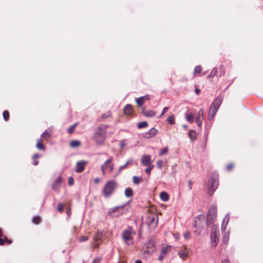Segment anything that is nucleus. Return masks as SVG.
<instances>
[{
	"label": "nucleus",
	"instance_id": "obj_13",
	"mask_svg": "<svg viewBox=\"0 0 263 263\" xmlns=\"http://www.w3.org/2000/svg\"><path fill=\"white\" fill-rule=\"evenodd\" d=\"M86 164L87 162L84 160L78 161L76 163V172L77 173H81L83 172Z\"/></svg>",
	"mask_w": 263,
	"mask_h": 263
},
{
	"label": "nucleus",
	"instance_id": "obj_53",
	"mask_svg": "<svg viewBox=\"0 0 263 263\" xmlns=\"http://www.w3.org/2000/svg\"><path fill=\"white\" fill-rule=\"evenodd\" d=\"M233 167V164H229L227 167V170L230 171L231 170Z\"/></svg>",
	"mask_w": 263,
	"mask_h": 263
},
{
	"label": "nucleus",
	"instance_id": "obj_29",
	"mask_svg": "<svg viewBox=\"0 0 263 263\" xmlns=\"http://www.w3.org/2000/svg\"><path fill=\"white\" fill-rule=\"evenodd\" d=\"M133 190L130 187H127L125 190V195L127 197H130L133 196Z\"/></svg>",
	"mask_w": 263,
	"mask_h": 263
},
{
	"label": "nucleus",
	"instance_id": "obj_23",
	"mask_svg": "<svg viewBox=\"0 0 263 263\" xmlns=\"http://www.w3.org/2000/svg\"><path fill=\"white\" fill-rule=\"evenodd\" d=\"M133 112V107L130 104H126L124 107V112L127 115H130Z\"/></svg>",
	"mask_w": 263,
	"mask_h": 263
},
{
	"label": "nucleus",
	"instance_id": "obj_3",
	"mask_svg": "<svg viewBox=\"0 0 263 263\" xmlns=\"http://www.w3.org/2000/svg\"><path fill=\"white\" fill-rule=\"evenodd\" d=\"M117 186V184L116 181L114 180L108 181L102 190V194L106 198L110 197L113 194Z\"/></svg>",
	"mask_w": 263,
	"mask_h": 263
},
{
	"label": "nucleus",
	"instance_id": "obj_28",
	"mask_svg": "<svg viewBox=\"0 0 263 263\" xmlns=\"http://www.w3.org/2000/svg\"><path fill=\"white\" fill-rule=\"evenodd\" d=\"M186 120L189 123H193L194 121V116L192 114H186L185 115Z\"/></svg>",
	"mask_w": 263,
	"mask_h": 263
},
{
	"label": "nucleus",
	"instance_id": "obj_45",
	"mask_svg": "<svg viewBox=\"0 0 263 263\" xmlns=\"http://www.w3.org/2000/svg\"><path fill=\"white\" fill-rule=\"evenodd\" d=\"M5 242H7L9 244L11 243V241L9 240H8V239L4 240V239L0 238V245H3Z\"/></svg>",
	"mask_w": 263,
	"mask_h": 263
},
{
	"label": "nucleus",
	"instance_id": "obj_8",
	"mask_svg": "<svg viewBox=\"0 0 263 263\" xmlns=\"http://www.w3.org/2000/svg\"><path fill=\"white\" fill-rule=\"evenodd\" d=\"M217 215V207L215 205L212 204L209 208L207 218L206 224L210 225L213 224V220L215 219Z\"/></svg>",
	"mask_w": 263,
	"mask_h": 263
},
{
	"label": "nucleus",
	"instance_id": "obj_32",
	"mask_svg": "<svg viewBox=\"0 0 263 263\" xmlns=\"http://www.w3.org/2000/svg\"><path fill=\"white\" fill-rule=\"evenodd\" d=\"M167 122L170 124H174L175 123L174 116L172 115L170 116L167 119Z\"/></svg>",
	"mask_w": 263,
	"mask_h": 263
},
{
	"label": "nucleus",
	"instance_id": "obj_47",
	"mask_svg": "<svg viewBox=\"0 0 263 263\" xmlns=\"http://www.w3.org/2000/svg\"><path fill=\"white\" fill-rule=\"evenodd\" d=\"M118 209H119V206H115L114 208H112L109 209V212L110 213H112L115 212Z\"/></svg>",
	"mask_w": 263,
	"mask_h": 263
},
{
	"label": "nucleus",
	"instance_id": "obj_36",
	"mask_svg": "<svg viewBox=\"0 0 263 263\" xmlns=\"http://www.w3.org/2000/svg\"><path fill=\"white\" fill-rule=\"evenodd\" d=\"M77 124H78V123H76L73 124V125L70 126L69 127V128H68V130H67L69 134L72 133L73 132L75 127L77 126Z\"/></svg>",
	"mask_w": 263,
	"mask_h": 263
},
{
	"label": "nucleus",
	"instance_id": "obj_40",
	"mask_svg": "<svg viewBox=\"0 0 263 263\" xmlns=\"http://www.w3.org/2000/svg\"><path fill=\"white\" fill-rule=\"evenodd\" d=\"M217 71V69L216 68H214V69H213L212 70V71H211L210 73L209 74L208 77L212 78V77H214L216 75Z\"/></svg>",
	"mask_w": 263,
	"mask_h": 263
},
{
	"label": "nucleus",
	"instance_id": "obj_54",
	"mask_svg": "<svg viewBox=\"0 0 263 263\" xmlns=\"http://www.w3.org/2000/svg\"><path fill=\"white\" fill-rule=\"evenodd\" d=\"M221 263H230V262L229 259H225L224 260H222Z\"/></svg>",
	"mask_w": 263,
	"mask_h": 263
},
{
	"label": "nucleus",
	"instance_id": "obj_62",
	"mask_svg": "<svg viewBox=\"0 0 263 263\" xmlns=\"http://www.w3.org/2000/svg\"><path fill=\"white\" fill-rule=\"evenodd\" d=\"M183 127L184 128H187V125H183Z\"/></svg>",
	"mask_w": 263,
	"mask_h": 263
},
{
	"label": "nucleus",
	"instance_id": "obj_52",
	"mask_svg": "<svg viewBox=\"0 0 263 263\" xmlns=\"http://www.w3.org/2000/svg\"><path fill=\"white\" fill-rule=\"evenodd\" d=\"M125 145H126V143H125V141H123V140H121V141L120 142V146L121 147H124Z\"/></svg>",
	"mask_w": 263,
	"mask_h": 263
},
{
	"label": "nucleus",
	"instance_id": "obj_60",
	"mask_svg": "<svg viewBox=\"0 0 263 263\" xmlns=\"http://www.w3.org/2000/svg\"><path fill=\"white\" fill-rule=\"evenodd\" d=\"M33 164L35 165H36L39 164V161H37V160H35L33 162Z\"/></svg>",
	"mask_w": 263,
	"mask_h": 263
},
{
	"label": "nucleus",
	"instance_id": "obj_11",
	"mask_svg": "<svg viewBox=\"0 0 263 263\" xmlns=\"http://www.w3.org/2000/svg\"><path fill=\"white\" fill-rule=\"evenodd\" d=\"M141 162L142 164L144 166L152 165V161L151 160V157L149 155H144L142 157Z\"/></svg>",
	"mask_w": 263,
	"mask_h": 263
},
{
	"label": "nucleus",
	"instance_id": "obj_10",
	"mask_svg": "<svg viewBox=\"0 0 263 263\" xmlns=\"http://www.w3.org/2000/svg\"><path fill=\"white\" fill-rule=\"evenodd\" d=\"M204 110L202 109H200L196 118V122L198 126L200 128L202 127V121L203 120Z\"/></svg>",
	"mask_w": 263,
	"mask_h": 263
},
{
	"label": "nucleus",
	"instance_id": "obj_42",
	"mask_svg": "<svg viewBox=\"0 0 263 263\" xmlns=\"http://www.w3.org/2000/svg\"><path fill=\"white\" fill-rule=\"evenodd\" d=\"M149 245L152 246V249L150 250H145V251L146 252L147 254H151L154 250V245L153 243H151V242H149Z\"/></svg>",
	"mask_w": 263,
	"mask_h": 263
},
{
	"label": "nucleus",
	"instance_id": "obj_63",
	"mask_svg": "<svg viewBox=\"0 0 263 263\" xmlns=\"http://www.w3.org/2000/svg\"><path fill=\"white\" fill-rule=\"evenodd\" d=\"M118 263H126L124 261H119Z\"/></svg>",
	"mask_w": 263,
	"mask_h": 263
},
{
	"label": "nucleus",
	"instance_id": "obj_46",
	"mask_svg": "<svg viewBox=\"0 0 263 263\" xmlns=\"http://www.w3.org/2000/svg\"><path fill=\"white\" fill-rule=\"evenodd\" d=\"M168 107H165L163 108V109L161 114H160V116L159 117V118H160L162 116H163L165 114V112L168 110Z\"/></svg>",
	"mask_w": 263,
	"mask_h": 263
},
{
	"label": "nucleus",
	"instance_id": "obj_44",
	"mask_svg": "<svg viewBox=\"0 0 263 263\" xmlns=\"http://www.w3.org/2000/svg\"><path fill=\"white\" fill-rule=\"evenodd\" d=\"M190 236H191V234L189 232H185L183 234V237H184V239H190Z\"/></svg>",
	"mask_w": 263,
	"mask_h": 263
},
{
	"label": "nucleus",
	"instance_id": "obj_37",
	"mask_svg": "<svg viewBox=\"0 0 263 263\" xmlns=\"http://www.w3.org/2000/svg\"><path fill=\"white\" fill-rule=\"evenodd\" d=\"M202 70V67L200 66H196L194 70V73H199Z\"/></svg>",
	"mask_w": 263,
	"mask_h": 263
},
{
	"label": "nucleus",
	"instance_id": "obj_39",
	"mask_svg": "<svg viewBox=\"0 0 263 263\" xmlns=\"http://www.w3.org/2000/svg\"><path fill=\"white\" fill-rule=\"evenodd\" d=\"M168 152V149L167 147H164L160 150L159 156H162L164 154H166Z\"/></svg>",
	"mask_w": 263,
	"mask_h": 263
},
{
	"label": "nucleus",
	"instance_id": "obj_6",
	"mask_svg": "<svg viewBox=\"0 0 263 263\" xmlns=\"http://www.w3.org/2000/svg\"><path fill=\"white\" fill-rule=\"evenodd\" d=\"M219 231L218 226H214L211 231L210 238L211 244L213 247H215L219 242Z\"/></svg>",
	"mask_w": 263,
	"mask_h": 263
},
{
	"label": "nucleus",
	"instance_id": "obj_35",
	"mask_svg": "<svg viewBox=\"0 0 263 263\" xmlns=\"http://www.w3.org/2000/svg\"><path fill=\"white\" fill-rule=\"evenodd\" d=\"M40 221L41 218L40 216H34L32 219V222L36 224H39L40 222Z\"/></svg>",
	"mask_w": 263,
	"mask_h": 263
},
{
	"label": "nucleus",
	"instance_id": "obj_43",
	"mask_svg": "<svg viewBox=\"0 0 263 263\" xmlns=\"http://www.w3.org/2000/svg\"><path fill=\"white\" fill-rule=\"evenodd\" d=\"M148 167L147 168L145 169V172L147 174H150V172L151 171V170L153 169V168L154 167V166L153 165H148L147 166Z\"/></svg>",
	"mask_w": 263,
	"mask_h": 263
},
{
	"label": "nucleus",
	"instance_id": "obj_26",
	"mask_svg": "<svg viewBox=\"0 0 263 263\" xmlns=\"http://www.w3.org/2000/svg\"><path fill=\"white\" fill-rule=\"evenodd\" d=\"M103 236V234L102 232H98L97 233V235H96L95 237L94 238V239L96 241L97 245H98L99 244Z\"/></svg>",
	"mask_w": 263,
	"mask_h": 263
},
{
	"label": "nucleus",
	"instance_id": "obj_12",
	"mask_svg": "<svg viewBox=\"0 0 263 263\" xmlns=\"http://www.w3.org/2000/svg\"><path fill=\"white\" fill-rule=\"evenodd\" d=\"M171 247L168 245L162 248L161 253L158 257L159 260L161 261L163 260L168 252L171 250Z\"/></svg>",
	"mask_w": 263,
	"mask_h": 263
},
{
	"label": "nucleus",
	"instance_id": "obj_33",
	"mask_svg": "<svg viewBox=\"0 0 263 263\" xmlns=\"http://www.w3.org/2000/svg\"><path fill=\"white\" fill-rule=\"evenodd\" d=\"M80 145V142L77 140H73L70 142V146L72 147H77Z\"/></svg>",
	"mask_w": 263,
	"mask_h": 263
},
{
	"label": "nucleus",
	"instance_id": "obj_41",
	"mask_svg": "<svg viewBox=\"0 0 263 263\" xmlns=\"http://www.w3.org/2000/svg\"><path fill=\"white\" fill-rule=\"evenodd\" d=\"M157 165L159 168L161 169L164 165V162L162 160H159L157 162Z\"/></svg>",
	"mask_w": 263,
	"mask_h": 263
},
{
	"label": "nucleus",
	"instance_id": "obj_20",
	"mask_svg": "<svg viewBox=\"0 0 263 263\" xmlns=\"http://www.w3.org/2000/svg\"><path fill=\"white\" fill-rule=\"evenodd\" d=\"M217 110L218 109H217L216 108H214L213 106H210L209 111V115L208 117L209 120H212L213 119L217 111Z\"/></svg>",
	"mask_w": 263,
	"mask_h": 263
},
{
	"label": "nucleus",
	"instance_id": "obj_38",
	"mask_svg": "<svg viewBox=\"0 0 263 263\" xmlns=\"http://www.w3.org/2000/svg\"><path fill=\"white\" fill-rule=\"evenodd\" d=\"M3 116L4 119L5 121H7L9 118V113L8 111L5 110L3 112Z\"/></svg>",
	"mask_w": 263,
	"mask_h": 263
},
{
	"label": "nucleus",
	"instance_id": "obj_58",
	"mask_svg": "<svg viewBox=\"0 0 263 263\" xmlns=\"http://www.w3.org/2000/svg\"><path fill=\"white\" fill-rule=\"evenodd\" d=\"M114 170V166L113 165H110L109 166V171L111 172Z\"/></svg>",
	"mask_w": 263,
	"mask_h": 263
},
{
	"label": "nucleus",
	"instance_id": "obj_21",
	"mask_svg": "<svg viewBox=\"0 0 263 263\" xmlns=\"http://www.w3.org/2000/svg\"><path fill=\"white\" fill-rule=\"evenodd\" d=\"M142 113L147 117H152L155 115V111L153 110H145L144 108L142 109Z\"/></svg>",
	"mask_w": 263,
	"mask_h": 263
},
{
	"label": "nucleus",
	"instance_id": "obj_64",
	"mask_svg": "<svg viewBox=\"0 0 263 263\" xmlns=\"http://www.w3.org/2000/svg\"><path fill=\"white\" fill-rule=\"evenodd\" d=\"M190 184H191V182H189V184H190V185H189V187H190V189H191V185H190Z\"/></svg>",
	"mask_w": 263,
	"mask_h": 263
},
{
	"label": "nucleus",
	"instance_id": "obj_16",
	"mask_svg": "<svg viewBox=\"0 0 263 263\" xmlns=\"http://www.w3.org/2000/svg\"><path fill=\"white\" fill-rule=\"evenodd\" d=\"M62 182V177L61 176H59L56 179V180L53 182L52 185V189L54 190L57 191L58 190V189L59 188V187L60 186Z\"/></svg>",
	"mask_w": 263,
	"mask_h": 263
},
{
	"label": "nucleus",
	"instance_id": "obj_25",
	"mask_svg": "<svg viewBox=\"0 0 263 263\" xmlns=\"http://www.w3.org/2000/svg\"><path fill=\"white\" fill-rule=\"evenodd\" d=\"M160 198L163 201H167L168 200V195L165 192H162L160 194Z\"/></svg>",
	"mask_w": 263,
	"mask_h": 263
},
{
	"label": "nucleus",
	"instance_id": "obj_7",
	"mask_svg": "<svg viewBox=\"0 0 263 263\" xmlns=\"http://www.w3.org/2000/svg\"><path fill=\"white\" fill-rule=\"evenodd\" d=\"M135 234V232L132 230L131 227H128L127 229L123 232L122 237L127 245L129 246L133 243L134 240L133 236Z\"/></svg>",
	"mask_w": 263,
	"mask_h": 263
},
{
	"label": "nucleus",
	"instance_id": "obj_31",
	"mask_svg": "<svg viewBox=\"0 0 263 263\" xmlns=\"http://www.w3.org/2000/svg\"><path fill=\"white\" fill-rule=\"evenodd\" d=\"M189 137L192 141L194 140L196 138V133L193 130H190L189 133Z\"/></svg>",
	"mask_w": 263,
	"mask_h": 263
},
{
	"label": "nucleus",
	"instance_id": "obj_9",
	"mask_svg": "<svg viewBox=\"0 0 263 263\" xmlns=\"http://www.w3.org/2000/svg\"><path fill=\"white\" fill-rule=\"evenodd\" d=\"M148 220L146 222L149 227L155 228L158 222V216L156 214H150L147 217Z\"/></svg>",
	"mask_w": 263,
	"mask_h": 263
},
{
	"label": "nucleus",
	"instance_id": "obj_34",
	"mask_svg": "<svg viewBox=\"0 0 263 263\" xmlns=\"http://www.w3.org/2000/svg\"><path fill=\"white\" fill-rule=\"evenodd\" d=\"M147 125H148V123L147 122L143 121V122L138 123L137 126L138 128H141L146 127V126H147Z\"/></svg>",
	"mask_w": 263,
	"mask_h": 263
},
{
	"label": "nucleus",
	"instance_id": "obj_61",
	"mask_svg": "<svg viewBox=\"0 0 263 263\" xmlns=\"http://www.w3.org/2000/svg\"><path fill=\"white\" fill-rule=\"evenodd\" d=\"M135 263H142V262L140 260H137L136 261Z\"/></svg>",
	"mask_w": 263,
	"mask_h": 263
},
{
	"label": "nucleus",
	"instance_id": "obj_4",
	"mask_svg": "<svg viewBox=\"0 0 263 263\" xmlns=\"http://www.w3.org/2000/svg\"><path fill=\"white\" fill-rule=\"evenodd\" d=\"M205 225L204 216L203 215H199L195 218L193 226L197 227L198 230H196L194 233L196 235L200 234L201 231L203 229Z\"/></svg>",
	"mask_w": 263,
	"mask_h": 263
},
{
	"label": "nucleus",
	"instance_id": "obj_19",
	"mask_svg": "<svg viewBox=\"0 0 263 263\" xmlns=\"http://www.w3.org/2000/svg\"><path fill=\"white\" fill-rule=\"evenodd\" d=\"M134 163V161L132 159H130L126 161V162L123 165L120 166L118 170V174H120L122 170L126 168L127 166L129 165H132Z\"/></svg>",
	"mask_w": 263,
	"mask_h": 263
},
{
	"label": "nucleus",
	"instance_id": "obj_24",
	"mask_svg": "<svg viewBox=\"0 0 263 263\" xmlns=\"http://www.w3.org/2000/svg\"><path fill=\"white\" fill-rule=\"evenodd\" d=\"M185 249L186 248H185L184 249L180 250L178 252L179 256L182 260H184L188 255L187 253L185 251Z\"/></svg>",
	"mask_w": 263,
	"mask_h": 263
},
{
	"label": "nucleus",
	"instance_id": "obj_17",
	"mask_svg": "<svg viewBox=\"0 0 263 263\" xmlns=\"http://www.w3.org/2000/svg\"><path fill=\"white\" fill-rule=\"evenodd\" d=\"M222 101V98L221 97H218L214 100L211 106H213V107L216 108L218 109L221 104Z\"/></svg>",
	"mask_w": 263,
	"mask_h": 263
},
{
	"label": "nucleus",
	"instance_id": "obj_51",
	"mask_svg": "<svg viewBox=\"0 0 263 263\" xmlns=\"http://www.w3.org/2000/svg\"><path fill=\"white\" fill-rule=\"evenodd\" d=\"M204 137H205V142L204 143H203L202 145V147L204 149L205 148V147H206V141L207 140V138H208V134L205 135Z\"/></svg>",
	"mask_w": 263,
	"mask_h": 263
},
{
	"label": "nucleus",
	"instance_id": "obj_18",
	"mask_svg": "<svg viewBox=\"0 0 263 263\" xmlns=\"http://www.w3.org/2000/svg\"><path fill=\"white\" fill-rule=\"evenodd\" d=\"M149 99V97L148 95H145L143 97H139L138 98L136 99V103L139 105L141 106L143 104L145 101L148 100Z\"/></svg>",
	"mask_w": 263,
	"mask_h": 263
},
{
	"label": "nucleus",
	"instance_id": "obj_15",
	"mask_svg": "<svg viewBox=\"0 0 263 263\" xmlns=\"http://www.w3.org/2000/svg\"><path fill=\"white\" fill-rule=\"evenodd\" d=\"M113 160L112 157H109L108 158L101 166V170L103 175L105 174V170L109 164Z\"/></svg>",
	"mask_w": 263,
	"mask_h": 263
},
{
	"label": "nucleus",
	"instance_id": "obj_22",
	"mask_svg": "<svg viewBox=\"0 0 263 263\" xmlns=\"http://www.w3.org/2000/svg\"><path fill=\"white\" fill-rule=\"evenodd\" d=\"M51 136V133L48 130H46L41 135L40 139L43 140H46Z\"/></svg>",
	"mask_w": 263,
	"mask_h": 263
},
{
	"label": "nucleus",
	"instance_id": "obj_49",
	"mask_svg": "<svg viewBox=\"0 0 263 263\" xmlns=\"http://www.w3.org/2000/svg\"><path fill=\"white\" fill-rule=\"evenodd\" d=\"M68 183L69 185H72L73 184L74 180L72 177H70L68 178Z\"/></svg>",
	"mask_w": 263,
	"mask_h": 263
},
{
	"label": "nucleus",
	"instance_id": "obj_55",
	"mask_svg": "<svg viewBox=\"0 0 263 263\" xmlns=\"http://www.w3.org/2000/svg\"><path fill=\"white\" fill-rule=\"evenodd\" d=\"M100 259L99 258H96L94 259L92 263H100Z\"/></svg>",
	"mask_w": 263,
	"mask_h": 263
},
{
	"label": "nucleus",
	"instance_id": "obj_14",
	"mask_svg": "<svg viewBox=\"0 0 263 263\" xmlns=\"http://www.w3.org/2000/svg\"><path fill=\"white\" fill-rule=\"evenodd\" d=\"M158 133V130L155 128H152L148 132L143 134V137L145 138H150L156 136Z\"/></svg>",
	"mask_w": 263,
	"mask_h": 263
},
{
	"label": "nucleus",
	"instance_id": "obj_30",
	"mask_svg": "<svg viewBox=\"0 0 263 263\" xmlns=\"http://www.w3.org/2000/svg\"><path fill=\"white\" fill-rule=\"evenodd\" d=\"M133 179V182L135 184H138L142 180V178L141 177H139L137 176H134Z\"/></svg>",
	"mask_w": 263,
	"mask_h": 263
},
{
	"label": "nucleus",
	"instance_id": "obj_57",
	"mask_svg": "<svg viewBox=\"0 0 263 263\" xmlns=\"http://www.w3.org/2000/svg\"><path fill=\"white\" fill-rule=\"evenodd\" d=\"M200 91V90L198 88H196L195 90V92L196 95H198Z\"/></svg>",
	"mask_w": 263,
	"mask_h": 263
},
{
	"label": "nucleus",
	"instance_id": "obj_59",
	"mask_svg": "<svg viewBox=\"0 0 263 263\" xmlns=\"http://www.w3.org/2000/svg\"><path fill=\"white\" fill-rule=\"evenodd\" d=\"M99 181H100V179H99V178H95V179H94V182H95V183H98V182H99Z\"/></svg>",
	"mask_w": 263,
	"mask_h": 263
},
{
	"label": "nucleus",
	"instance_id": "obj_5",
	"mask_svg": "<svg viewBox=\"0 0 263 263\" xmlns=\"http://www.w3.org/2000/svg\"><path fill=\"white\" fill-rule=\"evenodd\" d=\"M218 174L216 172H213L211 175V179L208 184V189L211 195L215 191L218 186Z\"/></svg>",
	"mask_w": 263,
	"mask_h": 263
},
{
	"label": "nucleus",
	"instance_id": "obj_56",
	"mask_svg": "<svg viewBox=\"0 0 263 263\" xmlns=\"http://www.w3.org/2000/svg\"><path fill=\"white\" fill-rule=\"evenodd\" d=\"M39 157H40V155L38 154H35V155H33V159H35L38 158Z\"/></svg>",
	"mask_w": 263,
	"mask_h": 263
},
{
	"label": "nucleus",
	"instance_id": "obj_48",
	"mask_svg": "<svg viewBox=\"0 0 263 263\" xmlns=\"http://www.w3.org/2000/svg\"><path fill=\"white\" fill-rule=\"evenodd\" d=\"M64 209V205L63 204L60 203L58 205V210L59 212L63 211Z\"/></svg>",
	"mask_w": 263,
	"mask_h": 263
},
{
	"label": "nucleus",
	"instance_id": "obj_50",
	"mask_svg": "<svg viewBox=\"0 0 263 263\" xmlns=\"http://www.w3.org/2000/svg\"><path fill=\"white\" fill-rule=\"evenodd\" d=\"M87 239H88V237L87 236H81L79 238V241L80 242H83V241H86Z\"/></svg>",
	"mask_w": 263,
	"mask_h": 263
},
{
	"label": "nucleus",
	"instance_id": "obj_1",
	"mask_svg": "<svg viewBox=\"0 0 263 263\" xmlns=\"http://www.w3.org/2000/svg\"><path fill=\"white\" fill-rule=\"evenodd\" d=\"M107 127V125L104 124L98 126L94 136V139L98 144H101L104 141Z\"/></svg>",
	"mask_w": 263,
	"mask_h": 263
},
{
	"label": "nucleus",
	"instance_id": "obj_2",
	"mask_svg": "<svg viewBox=\"0 0 263 263\" xmlns=\"http://www.w3.org/2000/svg\"><path fill=\"white\" fill-rule=\"evenodd\" d=\"M229 220H230L229 214H227L223 219L222 224H221V231L222 233H223L222 241L226 245H227L229 241L230 231L229 230L228 232H225L226 230L227 226L229 223Z\"/></svg>",
	"mask_w": 263,
	"mask_h": 263
},
{
	"label": "nucleus",
	"instance_id": "obj_27",
	"mask_svg": "<svg viewBox=\"0 0 263 263\" xmlns=\"http://www.w3.org/2000/svg\"><path fill=\"white\" fill-rule=\"evenodd\" d=\"M43 141L41 139H39L37 140V142L36 144V147L39 150L44 151L45 149V146L41 143V141Z\"/></svg>",
	"mask_w": 263,
	"mask_h": 263
}]
</instances>
